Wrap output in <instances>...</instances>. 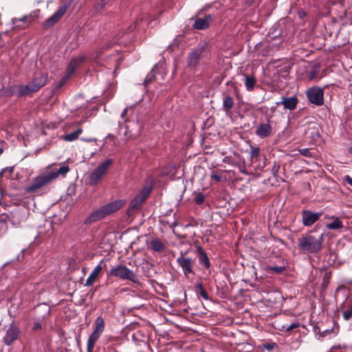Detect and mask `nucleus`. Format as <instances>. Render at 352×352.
I'll list each match as a JSON object with an SVG mask.
<instances>
[{
	"instance_id": "obj_1",
	"label": "nucleus",
	"mask_w": 352,
	"mask_h": 352,
	"mask_svg": "<svg viewBox=\"0 0 352 352\" xmlns=\"http://www.w3.org/2000/svg\"><path fill=\"white\" fill-rule=\"evenodd\" d=\"M311 230L298 239V247L302 254H316L322 249L323 234L314 235Z\"/></svg>"
},
{
	"instance_id": "obj_2",
	"label": "nucleus",
	"mask_w": 352,
	"mask_h": 352,
	"mask_svg": "<svg viewBox=\"0 0 352 352\" xmlns=\"http://www.w3.org/2000/svg\"><path fill=\"white\" fill-rule=\"evenodd\" d=\"M108 276L116 277L122 280H129L134 283H139L137 274L126 265L122 264L112 267L108 272Z\"/></svg>"
},
{
	"instance_id": "obj_3",
	"label": "nucleus",
	"mask_w": 352,
	"mask_h": 352,
	"mask_svg": "<svg viewBox=\"0 0 352 352\" xmlns=\"http://www.w3.org/2000/svg\"><path fill=\"white\" fill-rule=\"evenodd\" d=\"M104 330V320L102 316H98L94 323V331L87 340V352H93L96 342L98 340Z\"/></svg>"
},
{
	"instance_id": "obj_4",
	"label": "nucleus",
	"mask_w": 352,
	"mask_h": 352,
	"mask_svg": "<svg viewBox=\"0 0 352 352\" xmlns=\"http://www.w3.org/2000/svg\"><path fill=\"white\" fill-rule=\"evenodd\" d=\"M72 3L73 0H69L62 3L56 11L50 17L45 21L43 23V28L45 30H48L56 25L65 14L67 11L71 7Z\"/></svg>"
},
{
	"instance_id": "obj_5",
	"label": "nucleus",
	"mask_w": 352,
	"mask_h": 352,
	"mask_svg": "<svg viewBox=\"0 0 352 352\" xmlns=\"http://www.w3.org/2000/svg\"><path fill=\"white\" fill-rule=\"evenodd\" d=\"M112 159H107L100 163L98 166L90 174L89 184L96 186L100 182L103 177L107 174L109 168L113 164Z\"/></svg>"
},
{
	"instance_id": "obj_6",
	"label": "nucleus",
	"mask_w": 352,
	"mask_h": 352,
	"mask_svg": "<svg viewBox=\"0 0 352 352\" xmlns=\"http://www.w3.org/2000/svg\"><path fill=\"white\" fill-rule=\"evenodd\" d=\"M54 181V176L48 172L36 177L32 179V184L25 188V191L29 193H36L40 189L50 184Z\"/></svg>"
},
{
	"instance_id": "obj_7",
	"label": "nucleus",
	"mask_w": 352,
	"mask_h": 352,
	"mask_svg": "<svg viewBox=\"0 0 352 352\" xmlns=\"http://www.w3.org/2000/svg\"><path fill=\"white\" fill-rule=\"evenodd\" d=\"M206 46L203 43H199L195 47L191 50L187 56V65L190 68H195L200 60L205 56Z\"/></svg>"
},
{
	"instance_id": "obj_8",
	"label": "nucleus",
	"mask_w": 352,
	"mask_h": 352,
	"mask_svg": "<svg viewBox=\"0 0 352 352\" xmlns=\"http://www.w3.org/2000/svg\"><path fill=\"white\" fill-rule=\"evenodd\" d=\"M153 189L152 185H145L141 189L140 192L138 193L135 197L131 201L128 212H130L131 210H139L142 204L147 199L148 196L150 195Z\"/></svg>"
},
{
	"instance_id": "obj_9",
	"label": "nucleus",
	"mask_w": 352,
	"mask_h": 352,
	"mask_svg": "<svg viewBox=\"0 0 352 352\" xmlns=\"http://www.w3.org/2000/svg\"><path fill=\"white\" fill-rule=\"evenodd\" d=\"M186 252H181L176 262L182 267L184 275L188 278L190 274L195 275L193 267L195 265V260L191 257L186 256Z\"/></svg>"
},
{
	"instance_id": "obj_10",
	"label": "nucleus",
	"mask_w": 352,
	"mask_h": 352,
	"mask_svg": "<svg viewBox=\"0 0 352 352\" xmlns=\"http://www.w3.org/2000/svg\"><path fill=\"white\" fill-rule=\"evenodd\" d=\"M306 96L309 102L316 106H321L324 104L323 89L318 87H311L306 91Z\"/></svg>"
},
{
	"instance_id": "obj_11",
	"label": "nucleus",
	"mask_w": 352,
	"mask_h": 352,
	"mask_svg": "<svg viewBox=\"0 0 352 352\" xmlns=\"http://www.w3.org/2000/svg\"><path fill=\"white\" fill-rule=\"evenodd\" d=\"M39 10H36L32 12L30 14L25 15L21 18H14L12 19V24L14 25L13 29H25L38 16Z\"/></svg>"
},
{
	"instance_id": "obj_12",
	"label": "nucleus",
	"mask_w": 352,
	"mask_h": 352,
	"mask_svg": "<svg viewBox=\"0 0 352 352\" xmlns=\"http://www.w3.org/2000/svg\"><path fill=\"white\" fill-rule=\"evenodd\" d=\"M21 333L19 327L12 323L6 330V334L3 338V342L7 346L12 345L19 338Z\"/></svg>"
},
{
	"instance_id": "obj_13",
	"label": "nucleus",
	"mask_w": 352,
	"mask_h": 352,
	"mask_svg": "<svg viewBox=\"0 0 352 352\" xmlns=\"http://www.w3.org/2000/svg\"><path fill=\"white\" fill-rule=\"evenodd\" d=\"M322 214V212H312L309 210H302L301 212L302 223L306 227L311 226L320 219Z\"/></svg>"
},
{
	"instance_id": "obj_14",
	"label": "nucleus",
	"mask_w": 352,
	"mask_h": 352,
	"mask_svg": "<svg viewBox=\"0 0 352 352\" xmlns=\"http://www.w3.org/2000/svg\"><path fill=\"white\" fill-rule=\"evenodd\" d=\"M212 21V15L206 14L204 16V17L197 18L194 22V24L192 25V27L196 30H206L210 27Z\"/></svg>"
},
{
	"instance_id": "obj_15",
	"label": "nucleus",
	"mask_w": 352,
	"mask_h": 352,
	"mask_svg": "<svg viewBox=\"0 0 352 352\" xmlns=\"http://www.w3.org/2000/svg\"><path fill=\"white\" fill-rule=\"evenodd\" d=\"M195 253L197 256L199 265H201L205 270H209L211 264L209 258L204 248L199 245H197Z\"/></svg>"
},
{
	"instance_id": "obj_16",
	"label": "nucleus",
	"mask_w": 352,
	"mask_h": 352,
	"mask_svg": "<svg viewBox=\"0 0 352 352\" xmlns=\"http://www.w3.org/2000/svg\"><path fill=\"white\" fill-rule=\"evenodd\" d=\"M126 204V201L122 199H118L102 206V208L106 215H109L120 208H122Z\"/></svg>"
},
{
	"instance_id": "obj_17",
	"label": "nucleus",
	"mask_w": 352,
	"mask_h": 352,
	"mask_svg": "<svg viewBox=\"0 0 352 352\" xmlns=\"http://www.w3.org/2000/svg\"><path fill=\"white\" fill-rule=\"evenodd\" d=\"M280 101L276 102L277 105H283L284 109H289L290 111L294 110L298 103V100L296 96L291 97H281Z\"/></svg>"
},
{
	"instance_id": "obj_18",
	"label": "nucleus",
	"mask_w": 352,
	"mask_h": 352,
	"mask_svg": "<svg viewBox=\"0 0 352 352\" xmlns=\"http://www.w3.org/2000/svg\"><path fill=\"white\" fill-rule=\"evenodd\" d=\"M85 60V56L84 55L72 58L67 67V72L69 74V76H72L82 65Z\"/></svg>"
},
{
	"instance_id": "obj_19",
	"label": "nucleus",
	"mask_w": 352,
	"mask_h": 352,
	"mask_svg": "<svg viewBox=\"0 0 352 352\" xmlns=\"http://www.w3.org/2000/svg\"><path fill=\"white\" fill-rule=\"evenodd\" d=\"M272 131V127L269 123H261L257 125L255 133L261 138H265L270 136Z\"/></svg>"
},
{
	"instance_id": "obj_20",
	"label": "nucleus",
	"mask_w": 352,
	"mask_h": 352,
	"mask_svg": "<svg viewBox=\"0 0 352 352\" xmlns=\"http://www.w3.org/2000/svg\"><path fill=\"white\" fill-rule=\"evenodd\" d=\"M107 215L101 206L98 209L96 210L95 211L92 212L89 217L86 218L85 220V224H91L94 222H96L97 221H99L102 219V218L105 217Z\"/></svg>"
},
{
	"instance_id": "obj_21",
	"label": "nucleus",
	"mask_w": 352,
	"mask_h": 352,
	"mask_svg": "<svg viewBox=\"0 0 352 352\" xmlns=\"http://www.w3.org/2000/svg\"><path fill=\"white\" fill-rule=\"evenodd\" d=\"M148 248L155 252L161 253L165 251L166 245L158 238H155L150 241Z\"/></svg>"
},
{
	"instance_id": "obj_22",
	"label": "nucleus",
	"mask_w": 352,
	"mask_h": 352,
	"mask_svg": "<svg viewBox=\"0 0 352 352\" xmlns=\"http://www.w3.org/2000/svg\"><path fill=\"white\" fill-rule=\"evenodd\" d=\"M102 269L100 264L98 265L87 278L85 286H91L98 278Z\"/></svg>"
},
{
	"instance_id": "obj_23",
	"label": "nucleus",
	"mask_w": 352,
	"mask_h": 352,
	"mask_svg": "<svg viewBox=\"0 0 352 352\" xmlns=\"http://www.w3.org/2000/svg\"><path fill=\"white\" fill-rule=\"evenodd\" d=\"M13 96L19 97L18 85H11L0 89V97H11Z\"/></svg>"
},
{
	"instance_id": "obj_24",
	"label": "nucleus",
	"mask_w": 352,
	"mask_h": 352,
	"mask_svg": "<svg viewBox=\"0 0 352 352\" xmlns=\"http://www.w3.org/2000/svg\"><path fill=\"white\" fill-rule=\"evenodd\" d=\"M222 97L223 110L226 113L229 112L234 107V100L232 97H231L229 94H228L226 92L223 93Z\"/></svg>"
},
{
	"instance_id": "obj_25",
	"label": "nucleus",
	"mask_w": 352,
	"mask_h": 352,
	"mask_svg": "<svg viewBox=\"0 0 352 352\" xmlns=\"http://www.w3.org/2000/svg\"><path fill=\"white\" fill-rule=\"evenodd\" d=\"M109 1L110 0H96L93 7L94 14H102V12L106 10V6L108 5Z\"/></svg>"
},
{
	"instance_id": "obj_26",
	"label": "nucleus",
	"mask_w": 352,
	"mask_h": 352,
	"mask_svg": "<svg viewBox=\"0 0 352 352\" xmlns=\"http://www.w3.org/2000/svg\"><path fill=\"white\" fill-rule=\"evenodd\" d=\"M243 82L246 89L248 91H252L254 89L256 79L253 75L244 74Z\"/></svg>"
},
{
	"instance_id": "obj_27",
	"label": "nucleus",
	"mask_w": 352,
	"mask_h": 352,
	"mask_svg": "<svg viewBox=\"0 0 352 352\" xmlns=\"http://www.w3.org/2000/svg\"><path fill=\"white\" fill-rule=\"evenodd\" d=\"M33 82L40 89L41 87L45 86L47 81V75L45 74H41L37 76H35L32 79Z\"/></svg>"
},
{
	"instance_id": "obj_28",
	"label": "nucleus",
	"mask_w": 352,
	"mask_h": 352,
	"mask_svg": "<svg viewBox=\"0 0 352 352\" xmlns=\"http://www.w3.org/2000/svg\"><path fill=\"white\" fill-rule=\"evenodd\" d=\"M19 97L30 96L33 93L29 84L25 85H18Z\"/></svg>"
},
{
	"instance_id": "obj_29",
	"label": "nucleus",
	"mask_w": 352,
	"mask_h": 352,
	"mask_svg": "<svg viewBox=\"0 0 352 352\" xmlns=\"http://www.w3.org/2000/svg\"><path fill=\"white\" fill-rule=\"evenodd\" d=\"M82 132V128H78L77 130L65 135L63 139L66 142H72L78 139L79 135Z\"/></svg>"
},
{
	"instance_id": "obj_30",
	"label": "nucleus",
	"mask_w": 352,
	"mask_h": 352,
	"mask_svg": "<svg viewBox=\"0 0 352 352\" xmlns=\"http://www.w3.org/2000/svg\"><path fill=\"white\" fill-rule=\"evenodd\" d=\"M69 171L68 166H63L56 170L48 172L50 175L54 176V180L56 179L59 175L65 176Z\"/></svg>"
},
{
	"instance_id": "obj_31",
	"label": "nucleus",
	"mask_w": 352,
	"mask_h": 352,
	"mask_svg": "<svg viewBox=\"0 0 352 352\" xmlns=\"http://www.w3.org/2000/svg\"><path fill=\"white\" fill-rule=\"evenodd\" d=\"M195 292L205 300H209V296L201 283H197L195 287Z\"/></svg>"
},
{
	"instance_id": "obj_32",
	"label": "nucleus",
	"mask_w": 352,
	"mask_h": 352,
	"mask_svg": "<svg viewBox=\"0 0 352 352\" xmlns=\"http://www.w3.org/2000/svg\"><path fill=\"white\" fill-rule=\"evenodd\" d=\"M113 45V42H108L106 44H104V45H102L100 49L96 50V52H95L96 56L94 58L95 60L96 61H98L100 59V57L101 54L103 53V52L109 49L110 47H111V46Z\"/></svg>"
},
{
	"instance_id": "obj_33",
	"label": "nucleus",
	"mask_w": 352,
	"mask_h": 352,
	"mask_svg": "<svg viewBox=\"0 0 352 352\" xmlns=\"http://www.w3.org/2000/svg\"><path fill=\"white\" fill-rule=\"evenodd\" d=\"M343 227L342 222L339 219V218H335L334 221L331 223H329L327 225V228L329 230H338L341 229Z\"/></svg>"
},
{
	"instance_id": "obj_34",
	"label": "nucleus",
	"mask_w": 352,
	"mask_h": 352,
	"mask_svg": "<svg viewBox=\"0 0 352 352\" xmlns=\"http://www.w3.org/2000/svg\"><path fill=\"white\" fill-rule=\"evenodd\" d=\"M14 166H9L2 169V170L0 173L1 177H5L6 179L11 178L12 173L14 172Z\"/></svg>"
},
{
	"instance_id": "obj_35",
	"label": "nucleus",
	"mask_w": 352,
	"mask_h": 352,
	"mask_svg": "<svg viewBox=\"0 0 352 352\" xmlns=\"http://www.w3.org/2000/svg\"><path fill=\"white\" fill-rule=\"evenodd\" d=\"M260 148L255 146H250V156L252 160H257L260 155Z\"/></svg>"
},
{
	"instance_id": "obj_36",
	"label": "nucleus",
	"mask_w": 352,
	"mask_h": 352,
	"mask_svg": "<svg viewBox=\"0 0 352 352\" xmlns=\"http://www.w3.org/2000/svg\"><path fill=\"white\" fill-rule=\"evenodd\" d=\"M267 269L269 272L276 274H280L285 270L283 266H268Z\"/></svg>"
},
{
	"instance_id": "obj_37",
	"label": "nucleus",
	"mask_w": 352,
	"mask_h": 352,
	"mask_svg": "<svg viewBox=\"0 0 352 352\" xmlns=\"http://www.w3.org/2000/svg\"><path fill=\"white\" fill-rule=\"evenodd\" d=\"M343 318L346 320H349L352 317V303L350 302L348 308L342 313Z\"/></svg>"
},
{
	"instance_id": "obj_38",
	"label": "nucleus",
	"mask_w": 352,
	"mask_h": 352,
	"mask_svg": "<svg viewBox=\"0 0 352 352\" xmlns=\"http://www.w3.org/2000/svg\"><path fill=\"white\" fill-rule=\"evenodd\" d=\"M194 200L196 204L201 205L205 201V196L202 192H198L195 195Z\"/></svg>"
},
{
	"instance_id": "obj_39",
	"label": "nucleus",
	"mask_w": 352,
	"mask_h": 352,
	"mask_svg": "<svg viewBox=\"0 0 352 352\" xmlns=\"http://www.w3.org/2000/svg\"><path fill=\"white\" fill-rule=\"evenodd\" d=\"M300 327V323L298 322H294L292 324H291L290 325L286 327V326H284V327L285 328V331L287 332H289L292 330H294V329H296L298 327Z\"/></svg>"
},
{
	"instance_id": "obj_40",
	"label": "nucleus",
	"mask_w": 352,
	"mask_h": 352,
	"mask_svg": "<svg viewBox=\"0 0 352 352\" xmlns=\"http://www.w3.org/2000/svg\"><path fill=\"white\" fill-rule=\"evenodd\" d=\"M280 168L279 164H278L276 162H274L272 168V175L276 177L278 174V170Z\"/></svg>"
},
{
	"instance_id": "obj_41",
	"label": "nucleus",
	"mask_w": 352,
	"mask_h": 352,
	"mask_svg": "<svg viewBox=\"0 0 352 352\" xmlns=\"http://www.w3.org/2000/svg\"><path fill=\"white\" fill-rule=\"evenodd\" d=\"M300 153L301 155L306 157H311V153L309 148H302L300 150Z\"/></svg>"
},
{
	"instance_id": "obj_42",
	"label": "nucleus",
	"mask_w": 352,
	"mask_h": 352,
	"mask_svg": "<svg viewBox=\"0 0 352 352\" xmlns=\"http://www.w3.org/2000/svg\"><path fill=\"white\" fill-rule=\"evenodd\" d=\"M71 76H69V74L67 72V74L62 78V79L60 80L58 87H62L67 80L68 78H70Z\"/></svg>"
},
{
	"instance_id": "obj_43",
	"label": "nucleus",
	"mask_w": 352,
	"mask_h": 352,
	"mask_svg": "<svg viewBox=\"0 0 352 352\" xmlns=\"http://www.w3.org/2000/svg\"><path fill=\"white\" fill-rule=\"evenodd\" d=\"M155 74L153 73L149 74L145 78L144 83L148 84L151 82L155 78Z\"/></svg>"
},
{
	"instance_id": "obj_44",
	"label": "nucleus",
	"mask_w": 352,
	"mask_h": 352,
	"mask_svg": "<svg viewBox=\"0 0 352 352\" xmlns=\"http://www.w3.org/2000/svg\"><path fill=\"white\" fill-rule=\"evenodd\" d=\"M31 87V89H32V91H33V93H35L36 91H38L39 90V89L37 87V86L33 82V81L32 80L31 82H30L28 83Z\"/></svg>"
},
{
	"instance_id": "obj_45",
	"label": "nucleus",
	"mask_w": 352,
	"mask_h": 352,
	"mask_svg": "<svg viewBox=\"0 0 352 352\" xmlns=\"http://www.w3.org/2000/svg\"><path fill=\"white\" fill-rule=\"evenodd\" d=\"M41 329H42V325L40 322H34V326L32 327L33 331H38V330H41Z\"/></svg>"
},
{
	"instance_id": "obj_46",
	"label": "nucleus",
	"mask_w": 352,
	"mask_h": 352,
	"mask_svg": "<svg viewBox=\"0 0 352 352\" xmlns=\"http://www.w3.org/2000/svg\"><path fill=\"white\" fill-rule=\"evenodd\" d=\"M211 178L214 179L215 182H219L221 180V176L219 174L212 173L211 175Z\"/></svg>"
},
{
	"instance_id": "obj_47",
	"label": "nucleus",
	"mask_w": 352,
	"mask_h": 352,
	"mask_svg": "<svg viewBox=\"0 0 352 352\" xmlns=\"http://www.w3.org/2000/svg\"><path fill=\"white\" fill-rule=\"evenodd\" d=\"M343 179L344 182L348 183L349 185L352 186V178L349 175H345Z\"/></svg>"
},
{
	"instance_id": "obj_48",
	"label": "nucleus",
	"mask_w": 352,
	"mask_h": 352,
	"mask_svg": "<svg viewBox=\"0 0 352 352\" xmlns=\"http://www.w3.org/2000/svg\"><path fill=\"white\" fill-rule=\"evenodd\" d=\"M127 111H128V109L127 108H125L122 113H121V117L122 118V119L124 120V121H127V119L126 118V114H127Z\"/></svg>"
},
{
	"instance_id": "obj_49",
	"label": "nucleus",
	"mask_w": 352,
	"mask_h": 352,
	"mask_svg": "<svg viewBox=\"0 0 352 352\" xmlns=\"http://www.w3.org/2000/svg\"><path fill=\"white\" fill-rule=\"evenodd\" d=\"M331 331H332V329H331V330H329V329H328V330H325V331H324L322 333L321 336H322V337H325L326 336H327L328 334H329L330 333H331Z\"/></svg>"
},
{
	"instance_id": "obj_50",
	"label": "nucleus",
	"mask_w": 352,
	"mask_h": 352,
	"mask_svg": "<svg viewBox=\"0 0 352 352\" xmlns=\"http://www.w3.org/2000/svg\"><path fill=\"white\" fill-rule=\"evenodd\" d=\"M298 14L300 18H303L307 15V13L304 10H300L298 12Z\"/></svg>"
},
{
	"instance_id": "obj_51",
	"label": "nucleus",
	"mask_w": 352,
	"mask_h": 352,
	"mask_svg": "<svg viewBox=\"0 0 352 352\" xmlns=\"http://www.w3.org/2000/svg\"><path fill=\"white\" fill-rule=\"evenodd\" d=\"M276 346V344L275 343H273V344H267L265 346V348L268 350H271L272 349H274V347Z\"/></svg>"
},
{
	"instance_id": "obj_52",
	"label": "nucleus",
	"mask_w": 352,
	"mask_h": 352,
	"mask_svg": "<svg viewBox=\"0 0 352 352\" xmlns=\"http://www.w3.org/2000/svg\"><path fill=\"white\" fill-rule=\"evenodd\" d=\"M3 35H9V32H4L0 33V39H2V36Z\"/></svg>"
},
{
	"instance_id": "obj_53",
	"label": "nucleus",
	"mask_w": 352,
	"mask_h": 352,
	"mask_svg": "<svg viewBox=\"0 0 352 352\" xmlns=\"http://www.w3.org/2000/svg\"><path fill=\"white\" fill-rule=\"evenodd\" d=\"M86 141L88 142H96V138H89L88 140H86Z\"/></svg>"
},
{
	"instance_id": "obj_54",
	"label": "nucleus",
	"mask_w": 352,
	"mask_h": 352,
	"mask_svg": "<svg viewBox=\"0 0 352 352\" xmlns=\"http://www.w3.org/2000/svg\"><path fill=\"white\" fill-rule=\"evenodd\" d=\"M232 85H233V87H234V91H235V92H237V91H238V89H237V87H236L233 83H232Z\"/></svg>"
},
{
	"instance_id": "obj_55",
	"label": "nucleus",
	"mask_w": 352,
	"mask_h": 352,
	"mask_svg": "<svg viewBox=\"0 0 352 352\" xmlns=\"http://www.w3.org/2000/svg\"><path fill=\"white\" fill-rule=\"evenodd\" d=\"M3 148H0V155L3 153Z\"/></svg>"
},
{
	"instance_id": "obj_56",
	"label": "nucleus",
	"mask_w": 352,
	"mask_h": 352,
	"mask_svg": "<svg viewBox=\"0 0 352 352\" xmlns=\"http://www.w3.org/2000/svg\"><path fill=\"white\" fill-rule=\"evenodd\" d=\"M177 225V222H174V223H173V227H175V226H176Z\"/></svg>"
},
{
	"instance_id": "obj_57",
	"label": "nucleus",
	"mask_w": 352,
	"mask_h": 352,
	"mask_svg": "<svg viewBox=\"0 0 352 352\" xmlns=\"http://www.w3.org/2000/svg\"><path fill=\"white\" fill-rule=\"evenodd\" d=\"M349 152L352 154V146L349 148Z\"/></svg>"
}]
</instances>
